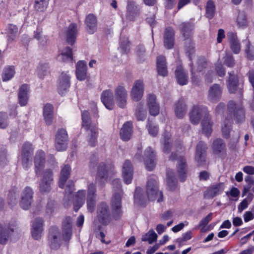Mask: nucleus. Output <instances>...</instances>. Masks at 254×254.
Returning a JSON list of instances; mask_svg holds the SVG:
<instances>
[{"mask_svg":"<svg viewBox=\"0 0 254 254\" xmlns=\"http://www.w3.org/2000/svg\"><path fill=\"white\" fill-rule=\"evenodd\" d=\"M228 112L229 116L225 118L222 125L221 130L224 137L229 138L231 130L232 124V114L235 117L237 123H241L245 120V112L241 104L236 105L233 101L228 104Z\"/></svg>","mask_w":254,"mask_h":254,"instance_id":"1","label":"nucleus"},{"mask_svg":"<svg viewBox=\"0 0 254 254\" xmlns=\"http://www.w3.org/2000/svg\"><path fill=\"white\" fill-rule=\"evenodd\" d=\"M82 127L86 131L89 139V144L94 146L98 134V128L96 124L92 122L88 111L84 110L82 113Z\"/></svg>","mask_w":254,"mask_h":254,"instance_id":"2","label":"nucleus"},{"mask_svg":"<svg viewBox=\"0 0 254 254\" xmlns=\"http://www.w3.org/2000/svg\"><path fill=\"white\" fill-rule=\"evenodd\" d=\"M181 33L185 37V48L186 54L191 60V55L194 53V47L191 39L193 25L190 22H184L180 25Z\"/></svg>","mask_w":254,"mask_h":254,"instance_id":"3","label":"nucleus"},{"mask_svg":"<svg viewBox=\"0 0 254 254\" xmlns=\"http://www.w3.org/2000/svg\"><path fill=\"white\" fill-rule=\"evenodd\" d=\"M114 188H117V191L115 192L113 196L111 206L113 209V215L115 219H118L122 214V196L123 195V191L121 190V181L120 179H114L112 182Z\"/></svg>","mask_w":254,"mask_h":254,"instance_id":"4","label":"nucleus"},{"mask_svg":"<svg viewBox=\"0 0 254 254\" xmlns=\"http://www.w3.org/2000/svg\"><path fill=\"white\" fill-rule=\"evenodd\" d=\"M146 194L148 199L154 200L157 198V201L160 202L163 201V194L161 191L158 193V187L155 178L150 177L146 184Z\"/></svg>","mask_w":254,"mask_h":254,"instance_id":"5","label":"nucleus"},{"mask_svg":"<svg viewBox=\"0 0 254 254\" xmlns=\"http://www.w3.org/2000/svg\"><path fill=\"white\" fill-rule=\"evenodd\" d=\"M178 160L177 166V173L181 182L185 181L187 174V165L185 157L182 155H178L176 152H172L169 157L171 161Z\"/></svg>","mask_w":254,"mask_h":254,"instance_id":"6","label":"nucleus"},{"mask_svg":"<svg viewBox=\"0 0 254 254\" xmlns=\"http://www.w3.org/2000/svg\"><path fill=\"white\" fill-rule=\"evenodd\" d=\"M209 114L207 108L204 106H193L191 112L190 114V118L191 123L194 125H197L202 118L206 119L209 118Z\"/></svg>","mask_w":254,"mask_h":254,"instance_id":"7","label":"nucleus"},{"mask_svg":"<svg viewBox=\"0 0 254 254\" xmlns=\"http://www.w3.org/2000/svg\"><path fill=\"white\" fill-rule=\"evenodd\" d=\"M62 243L61 234L59 228L56 227L50 229L48 236V244L51 249H58Z\"/></svg>","mask_w":254,"mask_h":254,"instance_id":"8","label":"nucleus"},{"mask_svg":"<svg viewBox=\"0 0 254 254\" xmlns=\"http://www.w3.org/2000/svg\"><path fill=\"white\" fill-rule=\"evenodd\" d=\"M114 96L117 105L124 108L127 105V92L122 83L118 84L114 90Z\"/></svg>","mask_w":254,"mask_h":254,"instance_id":"9","label":"nucleus"},{"mask_svg":"<svg viewBox=\"0 0 254 254\" xmlns=\"http://www.w3.org/2000/svg\"><path fill=\"white\" fill-rule=\"evenodd\" d=\"M97 213V216L100 223L104 225L109 224L111 219V215L108 206L106 203L102 202L98 204Z\"/></svg>","mask_w":254,"mask_h":254,"instance_id":"10","label":"nucleus"},{"mask_svg":"<svg viewBox=\"0 0 254 254\" xmlns=\"http://www.w3.org/2000/svg\"><path fill=\"white\" fill-rule=\"evenodd\" d=\"M34 148L29 142H25L22 148V164L23 168L28 169L31 165V158Z\"/></svg>","mask_w":254,"mask_h":254,"instance_id":"11","label":"nucleus"},{"mask_svg":"<svg viewBox=\"0 0 254 254\" xmlns=\"http://www.w3.org/2000/svg\"><path fill=\"white\" fill-rule=\"evenodd\" d=\"M33 191L31 188L26 187L22 190L21 194V199L19 202L20 207L25 210L30 208L33 202Z\"/></svg>","mask_w":254,"mask_h":254,"instance_id":"12","label":"nucleus"},{"mask_svg":"<svg viewBox=\"0 0 254 254\" xmlns=\"http://www.w3.org/2000/svg\"><path fill=\"white\" fill-rule=\"evenodd\" d=\"M70 86V76L67 72H62L58 81L57 89L59 93L64 95L68 91Z\"/></svg>","mask_w":254,"mask_h":254,"instance_id":"13","label":"nucleus"},{"mask_svg":"<svg viewBox=\"0 0 254 254\" xmlns=\"http://www.w3.org/2000/svg\"><path fill=\"white\" fill-rule=\"evenodd\" d=\"M53 172L51 169L45 170L43 174L42 179L39 184L41 192H49L51 190V185L53 182Z\"/></svg>","mask_w":254,"mask_h":254,"instance_id":"14","label":"nucleus"},{"mask_svg":"<svg viewBox=\"0 0 254 254\" xmlns=\"http://www.w3.org/2000/svg\"><path fill=\"white\" fill-rule=\"evenodd\" d=\"M96 188L93 183L90 184L88 186L87 196V207L88 211L92 212L95 210L96 202Z\"/></svg>","mask_w":254,"mask_h":254,"instance_id":"15","label":"nucleus"},{"mask_svg":"<svg viewBox=\"0 0 254 254\" xmlns=\"http://www.w3.org/2000/svg\"><path fill=\"white\" fill-rule=\"evenodd\" d=\"M35 172L37 177H39L43 169L45 167V153L42 150L37 151L34 160Z\"/></svg>","mask_w":254,"mask_h":254,"instance_id":"16","label":"nucleus"},{"mask_svg":"<svg viewBox=\"0 0 254 254\" xmlns=\"http://www.w3.org/2000/svg\"><path fill=\"white\" fill-rule=\"evenodd\" d=\"M79 28L76 24L72 23L65 28L64 34L66 42L73 45L76 41Z\"/></svg>","mask_w":254,"mask_h":254,"instance_id":"17","label":"nucleus"},{"mask_svg":"<svg viewBox=\"0 0 254 254\" xmlns=\"http://www.w3.org/2000/svg\"><path fill=\"white\" fill-rule=\"evenodd\" d=\"M144 160L145 167L148 171H152L156 165L155 154L150 147H148L144 151Z\"/></svg>","mask_w":254,"mask_h":254,"instance_id":"18","label":"nucleus"},{"mask_svg":"<svg viewBox=\"0 0 254 254\" xmlns=\"http://www.w3.org/2000/svg\"><path fill=\"white\" fill-rule=\"evenodd\" d=\"M143 92L144 84L142 81H135L130 92L131 99L136 102L139 101L143 96Z\"/></svg>","mask_w":254,"mask_h":254,"instance_id":"19","label":"nucleus"},{"mask_svg":"<svg viewBox=\"0 0 254 254\" xmlns=\"http://www.w3.org/2000/svg\"><path fill=\"white\" fill-rule=\"evenodd\" d=\"M206 149V145L203 142H198L196 146L195 158L199 166L202 165L205 161Z\"/></svg>","mask_w":254,"mask_h":254,"instance_id":"20","label":"nucleus"},{"mask_svg":"<svg viewBox=\"0 0 254 254\" xmlns=\"http://www.w3.org/2000/svg\"><path fill=\"white\" fill-rule=\"evenodd\" d=\"M86 30L90 34H94L97 29V19L92 13L88 14L85 20Z\"/></svg>","mask_w":254,"mask_h":254,"instance_id":"21","label":"nucleus"},{"mask_svg":"<svg viewBox=\"0 0 254 254\" xmlns=\"http://www.w3.org/2000/svg\"><path fill=\"white\" fill-rule=\"evenodd\" d=\"M133 167L129 160H126L123 164L122 175L125 183L128 185L132 179Z\"/></svg>","mask_w":254,"mask_h":254,"instance_id":"22","label":"nucleus"},{"mask_svg":"<svg viewBox=\"0 0 254 254\" xmlns=\"http://www.w3.org/2000/svg\"><path fill=\"white\" fill-rule=\"evenodd\" d=\"M101 100L106 108L112 110L114 106L113 92L110 89L104 90L101 95Z\"/></svg>","mask_w":254,"mask_h":254,"instance_id":"23","label":"nucleus"},{"mask_svg":"<svg viewBox=\"0 0 254 254\" xmlns=\"http://www.w3.org/2000/svg\"><path fill=\"white\" fill-rule=\"evenodd\" d=\"M224 189V185L222 183L212 185L205 192L204 195L207 198H213L215 196L221 194Z\"/></svg>","mask_w":254,"mask_h":254,"instance_id":"24","label":"nucleus"},{"mask_svg":"<svg viewBox=\"0 0 254 254\" xmlns=\"http://www.w3.org/2000/svg\"><path fill=\"white\" fill-rule=\"evenodd\" d=\"M43 221L41 218L35 219L33 223L31 231L32 236L35 240H38L41 238L43 231Z\"/></svg>","mask_w":254,"mask_h":254,"instance_id":"25","label":"nucleus"},{"mask_svg":"<svg viewBox=\"0 0 254 254\" xmlns=\"http://www.w3.org/2000/svg\"><path fill=\"white\" fill-rule=\"evenodd\" d=\"M227 38L230 44V48L233 52L237 54L241 50V46L236 33L229 32L227 33Z\"/></svg>","mask_w":254,"mask_h":254,"instance_id":"26","label":"nucleus"},{"mask_svg":"<svg viewBox=\"0 0 254 254\" xmlns=\"http://www.w3.org/2000/svg\"><path fill=\"white\" fill-rule=\"evenodd\" d=\"M174 35V31L172 28L169 27L166 28L164 36V43L167 49H170L173 47Z\"/></svg>","mask_w":254,"mask_h":254,"instance_id":"27","label":"nucleus"},{"mask_svg":"<svg viewBox=\"0 0 254 254\" xmlns=\"http://www.w3.org/2000/svg\"><path fill=\"white\" fill-rule=\"evenodd\" d=\"M87 65L84 61H79L76 66V75L77 78L80 81L84 80L87 77Z\"/></svg>","mask_w":254,"mask_h":254,"instance_id":"28","label":"nucleus"},{"mask_svg":"<svg viewBox=\"0 0 254 254\" xmlns=\"http://www.w3.org/2000/svg\"><path fill=\"white\" fill-rule=\"evenodd\" d=\"M222 94V89L218 84H214L210 87L208 91V98L212 102L218 100Z\"/></svg>","mask_w":254,"mask_h":254,"instance_id":"29","label":"nucleus"},{"mask_svg":"<svg viewBox=\"0 0 254 254\" xmlns=\"http://www.w3.org/2000/svg\"><path fill=\"white\" fill-rule=\"evenodd\" d=\"M212 150L214 154L216 155L226 154V148L223 139L221 138L215 139L212 144Z\"/></svg>","mask_w":254,"mask_h":254,"instance_id":"30","label":"nucleus"},{"mask_svg":"<svg viewBox=\"0 0 254 254\" xmlns=\"http://www.w3.org/2000/svg\"><path fill=\"white\" fill-rule=\"evenodd\" d=\"M85 190H79L74 196L73 202V208L75 211L77 212L79 208L84 204L85 199Z\"/></svg>","mask_w":254,"mask_h":254,"instance_id":"31","label":"nucleus"},{"mask_svg":"<svg viewBox=\"0 0 254 254\" xmlns=\"http://www.w3.org/2000/svg\"><path fill=\"white\" fill-rule=\"evenodd\" d=\"M147 102L151 115L157 116L159 113V107L156 102V96L154 94H149L147 97Z\"/></svg>","mask_w":254,"mask_h":254,"instance_id":"32","label":"nucleus"},{"mask_svg":"<svg viewBox=\"0 0 254 254\" xmlns=\"http://www.w3.org/2000/svg\"><path fill=\"white\" fill-rule=\"evenodd\" d=\"M132 133V124L130 122L125 123L120 131L121 137L124 141H128Z\"/></svg>","mask_w":254,"mask_h":254,"instance_id":"33","label":"nucleus"},{"mask_svg":"<svg viewBox=\"0 0 254 254\" xmlns=\"http://www.w3.org/2000/svg\"><path fill=\"white\" fill-rule=\"evenodd\" d=\"M29 91V87L27 84H24L19 88L18 94L19 103L21 106L26 105L28 100V93Z\"/></svg>","mask_w":254,"mask_h":254,"instance_id":"34","label":"nucleus"},{"mask_svg":"<svg viewBox=\"0 0 254 254\" xmlns=\"http://www.w3.org/2000/svg\"><path fill=\"white\" fill-rule=\"evenodd\" d=\"M64 239L65 241L70 239L72 235V220L71 217H67L63 223Z\"/></svg>","mask_w":254,"mask_h":254,"instance_id":"35","label":"nucleus"},{"mask_svg":"<svg viewBox=\"0 0 254 254\" xmlns=\"http://www.w3.org/2000/svg\"><path fill=\"white\" fill-rule=\"evenodd\" d=\"M70 172L71 168L68 165H64L62 167L59 181V186L60 188H64L65 183L69 177Z\"/></svg>","mask_w":254,"mask_h":254,"instance_id":"36","label":"nucleus"},{"mask_svg":"<svg viewBox=\"0 0 254 254\" xmlns=\"http://www.w3.org/2000/svg\"><path fill=\"white\" fill-rule=\"evenodd\" d=\"M11 232H13V228L0 223V244L6 243Z\"/></svg>","mask_w":254,"mask_h":254,"instance_id":"37","label":"nucleus"},{"mask_svg":"<svg viewBox=\"0 0 254 254\" xmlns=\"http://www.w3.org/2000/svg\"><path fill=\"white\" fill-rule=\"evenodd\" d=\"M43 116L47 125H51L54 117V108L50 104H46L43 108Z\"/></svg>","mask_w":254,"mask_h":254,"instance_id":"38","label":"nucleus"},{"mask_svg":"<svg viewBox=\"0 0 254 254\" xmlns=\"http://www.w3.org/2000/svg\"><path fill=\"white\" fill-rule=\"evenodd\" d=\"M157 68L158 74L161 76H165L168 74L167 68L165 58L163 56H159L157 58Z\"/></svg>","mask_w":254,"mask_h":254,"instance_id":"39","label":"nucleus"},{"mask_svg":"<svg viewBox=\"0 0 254 254\" xmlns=\"http://www.w3.org/2000/svg\"><path fill=\"white\" fill-rule=\"evenodd\" d=\"M229 77L227 84L229 91L231 93H235L238 90L239 85L238 77L231 72L229 73Z\"/></svg>","mask_w":254,"mask_h":254,"instance_id":"40","label":"nucleus"},{"mask_svg":"<svg viewBox=\"0 0 254 254\" xmlns=\"http://www.w3.org/2000/svg\"><path fill=\"white\" fill-rule=\"evenodd\" d=\"M175 72L178 83L181 85L187 84L188 81V76L182 67L181 66H178Z\"/></svg>","mask_w":254,"mask_h":254,"instance_id":"41","label":"nucleus"},{"mask_svg":"<svg viewBox=\"0 0 254 254\" xmlns=\"http://www.w3.org/2000/svg\"><path fill=\"white\" fill-rule=\"evenodd\" d=\"M175 113L178 118H182L187 113V106L184 100L182 99L179 100L175 104Z\"/></svg>","mask_w":254,"mask_h":254,"instance_id":"42","label":"nucleus"},{"mask_svg":"<svg viewBox=\"0 0 254 254\" xmlns=\"http://www.w3.org/2000/svg\"><path fill=\"white\" fill-rule=\"evenodd\" d=\"M6 33L8 41H12L19 34V29L16 25L8 24L6 28Z\"/></svg>","mask_w":254,"mask_h":254,"instance_id":"43","label":"nucleus"},{"mask_svg":"<svg viewBox=\"0 0 254 254\" xmlns=\"http://www.w3.org/2000/svg\"><path fill=\"white\" fill-rule=\"evenodd\" d=\"M167 187L169 190H174L177 188V181L174 172L170 169L167 171Z\"/></svg>","mask_w":254,"mask_h":254,"instance_id":"44","label":"nucleus"},{"mask_svg":"<svg viewBox=\"0 0 254 254\" xmlns=\"http://www.w3.org/2000/svg\"><path fill=\"white\" fill-rule=\"evenodd\" d=\"M108 177L107 170L104 163L99 164L96 176V181H106Z\"/></svg>","mask_w":254,"mask_h":254,"instance_id":"45","label":"nucleus"},{"mask_svg":"<svg viewBox=\"0 0 254 254\" xmlns=\"http://www.w3.org/2000/svg\"><path fill=\"white\" fill-rule=\"evenodd\" d=\"M210 120V116H209L207 119H203L201 122L202 132L207 136H210L212 131V123Z\"/></svg>","mask_w":254,"mask_h":254,"instance_id":"46","label":"nucleus"},{"mask_svg":"<svg viewBox=\"0 0 254 254\" xmlns=\"http://www.w3.org/2000/svg\"><path fill=\"white\" fill-rule=\"evenodd\" d=\"M18 191L13 189L9 191L7 196V202L10 207L15 206L17 203Z\"/></svg>","mask_w":254,"mask_h":254,"instance_id":"47","label":"nucleus"},{"mask_svg":"<svg viewBox=\"0 0 254 254\" xmlns=\"http://www.w3.org/2000/svg\"><path fill=\"white\" fill-rule=\"evenodd\" d=\"M74 183L72 181L68 182L65 190L64 200L65 201H69L73 197L72 192L75 190Z\"/></svg>","mask_w":254,"mask_h":254,"instance_id":"48","label":"nucleus"},{"mask_svg":"<svg viewBox=\"0 0 254 254\" xmlns=\"http://www.w3.org/2000/svg\"><path fill=\"white\" fill-rule=\"evenodd\" d=\"M205 15L209 19H212L215 13V5L213 1L209 0L207 1L205 6Z\"/></svg>","mask_w":254,"mask_h":254,"instance_id":"49","label":"nucleus"},{"mask_svg":"<svg viewBox=\"0 0 254 254\" xmlns=\"http://www.w3.org/2000/svg\"><path fill=\"white\" fill-rule=\"evenodd\" d=\"M59 58L63 62H71L72 60V49L69 47L65 48L59 55Z\"/></svg>","mask_w":254,"mask_h":254,"instance_id":"50","label":"nucleus"},{"mask_svg":"<svg viewBox=\"0 0 254 254\" xmlns=\"http://www.w3.org/2000/svg\"><path fill=\"white\" fill-rule=\"evenodd\" d=\"M237 24L239 28H244L248 26V20L244 11H240L237 17Z\"/></svg>","mask_w":254,"mask_h":254,"instance_id":"51","label":"nucleus"},{"mask_svg":"<svg viewBox=\"0 0 254 254\" xmlns=\"http://www.w3.org/2000/svg\"><path fill=\"white\" fill-rule=\"evenodd\" d=\"M254 198V195L252 193H249L247 197L244 199L238 206V211L242 213L243 210L246 209L249 204L251 202Z\"/></svg>","mask_w":254,"mask_h":254,"instance_id":"52","label":"nucleus"},{"mask_svg":"<svg viewBox=\"0 0 254 254\" xmlns=\"http://www.w3.org/2000/svg\"><path fill=\"white\" fill-rule=\"evenodd\" d=\"M15 74V70L13 66H7L4 68L2 75V78L3 81L9 80L12 78Z\"/></svg>","mask_w":254,"mask_h":254,"instance_id":"53","label":"nucleus"},{"mask_svg":"<svg viewBox=\"0 0 254 254\" xmlns=\"http://www.w3.org/2000/svg\"><path fill=\"white\" fill-rule=\"evenodd\" d=\"M172 140L171 134L169 133H166L164 134V139L163 141V152L165 153H169L172 148Z\"/></svg>","mask_w":254,"mask_h":254,"instance_id":"54","label":"nucleus"},{"mask_svg":"<svg viewBox=\"0 0 254 254\" xmlns=\"http://www.w3.org/2000/svg\"><path fill=\"white\" fill-rule=\"evenodd\" d=\"M157 235L153 230L149 231L146 234L144 235L141 240L143 242H148L149 244H151L156 241Z\"/></svg>","mask_w":254,"mask_h":254,"instance_id":"55","label":"nucleus"},{"mask_svg":"<svg viewBox=\"0 0 254 254\" xmlns=\"http://www.w3.org/2000/svg\"><path fill=\"white\" fill-rule=\"evenodd\" d=\"M245 43L246 47L245 49L246 53L247 54V58L250 60H253L254 59V47H251L250 41L246 39L243 41Z\"/></svg>","mask_w":254,"mask_h":254,"instance_id":"56","label":"nucleus"},{"mask_svg":"<svg viewBox=\"0 0 254 254\" xmlns=\"http://www.w3.org/2000/svg\"><path fill=\"white\" fill-rule=\"evenodd\" d=\"M48 5V0H36L34 7L37 10L43 11L47 8Z\"/></svg>","mask_w":254,"mask_h":254,"instance_id":"57","label":"nucleus"},{"mask_svg":"<svg viewBox=\"0 0 254 254\" xmlns=\"http://www.w3.org/2000/svg\"><path fill=\"white\" fill-rule=\"evenodd\" d=\"M56 140L64 141V142L68 141V135L66 131L63 128L59 129L56 135Z\"/></svg>","mask_w":254,"mask_h":254,"instance_id":"58","label":"nucleus"},{"mask_svg":"<svg viewBox=\"0 0 254 254\" xmlns=\"http://www.w3.org/2000/svg\"><path fill=\"white\" fill-rule=\"evenodd\" d=\"M224 63L228 67H233L235 64V61L232 55L227 54L224 57Z\"/></svg>","mask_w":254,"mask_h":254,"instance_id":"59","label":"nucleus"},{"mask_svg":"<svg viewBox=\"0 0 254 254\" xmlns=\"http://www.w3.org/2000/svg\"><path fill=\"white\" fill-rule=\"evenodd\" d=\"M68 141L56 140L55 147L57 151H63L66 149Z\"/></svg>","mask_w":254,"mask_h":254,"instance_id":"60","label":"nucleus"},{"mask_svg":"<svg viewBox=\"0 0 254 254\" xmlns=\"http://www.w3.org/2000/svg\"><path fill=\"white\" fill-rule=\"evenodd\" d=\"M212 213H210L208 214L204 218L202 219L200 223H199V227H202L201 231L203 232V228L205 227L207 224L212 219Z\"/></svg>","mask_w":254,"mask_h":254,"instance_id":"61","label":"nucleus"},{"mask_svg":"<svg viewBox=\"0 0 254 254\" xmlns=\"http://www.w3.org/2000/svg\"><path fill=\"white\" fill-rule=\"evenodd\" d=\"M215 69L218 75L220 77H223L225 75V69L223 67L221 62L218 61L215 66Z\"/></svg>","mask_w":254,"mask_h":254,"instance_id":"62","label":"nucleus"},{"mask_svg":"<svg viewBox=\"0 0 254 254\" xmlns=\"http://www.w3.org/2000/svg\"><path fill=\"white\" fill-rule=\"evenodd\" d=\"M7 118L5 113H0V128H5L7 126Z\"/></svg>","mask_w":254,"mask_h":254,"instance_id":"63","label":"nucleus"},{"mask_svg":"<svg viewBox=\"0 0 254 254\" xmlns=\"http://www.w3.org/2000/svg\"><path fill=\"white\" fill-rule=\"evenodd\" d=\"M197 72H201L203 68H206L207 62L206 59L203 57H200L198 60Z\"/></svg>","mask_w":254,"mask_h":254,"instance_id":"64","label":"nucleus"}]
</instances>
